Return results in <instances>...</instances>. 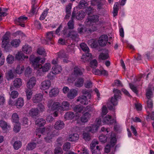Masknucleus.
<instances>
[{"instance_id":"nucleus-1","label":"nucleus","mask_w":154,"mask_h":154,"mask_svg":"<svg viewBox=\"0 0 154 154\" xmlns=\"http://www.w3.org/2000/svg\"><path fill=\"white\" fill-rule=\"evenodd\" d=\"M99 18L97 15L89 16L85 22V28L83 26L79 27L78 29V32L82 34L86 31H94L97 28L101 27L103 23L99 21Z\"/></svg>"},{"instance_id":"nucleus-2","label":"nucleus","mask_w":154,"mask_h":154,"mask_svg":"<svg viewBox=\"0 0 154 154\" xmlns=\"http://www.w3.org/2000/svg\"><path fill=\"white\" fill-rule=\"evenodd\" d=\"M34 55L31 56L29 59L30 61L32 63V65L35 69H42V71L44 72L48 71L51 68V64L49 63H46L42 66L41 64L38 63V61L40 60L39 57H37L35 58H33Z\"/></svg>"},{"instance_id":"nucleus-3","label":"nucleus","mask_w":154,"mask_h":154,"mask_svg":"<svg viewBox=\"0 0 154 154\" xmlns=\"http://www.w3.org/2000/svg\"><path fill=\"white\" fill-rule=\"evenodd\" d=\"M10 33L6 32L2 38L1 47L6 51H8L11 50V47L9 44Z\"/></svg>"},{"instance_id":"nucleus-4","label":"nucleus","mask_w":154,"mask_h":154,"mask_svg":"<svg viewBox=\"0 0 154 154\" xmlns=\"http://www.w3.org/2000/svg\"><path fill=\"white\" fill-rule=\"evenodd\" d=\"M82 93L83 95L79 97L77 101L82 104L86 105L88 104V100L91 99V94L88 91L85 89L82 90Z\"/></svg>"},{"instance_id":"nucleus-5","label":"nucleus","mask_w":154,"mask_h":154,"mask_svg":"<svg viewBox=\"0 0 154 154\" xmlns=\"http://www.w3.org/2000/svg\"><path fill=\"white\" fill-rule=\"evenodd\" d=\"M80 47L84 51L87 53L83 55L81 58L82 60L85 62L90 59L92 55L91 54L88 53L89 51V48L86 44L82 43L80 44Z\"/></svg>"},{"instance_id":"nucleus-6","label":"nucleus","mask_w":154,"mask_h":154,"mask_svg":"<svg viewBox=\"0 0 154 154\" xmlns=\"http://www.w3.org/2000/svg\"><path fill=\"white\" fill-rule=\"evenodd\" d=\"M113 92L114 93V97H112L111 100V107H109L110 109H114L112 105L115 106L117 105V101L120 98V92L119 90L117 89H114Z\"/></svg>"},{"instance_id":"nucleus-7","label":"nucleus","mask_w":154,"mask_h":154,"mask_svg":"<svg viewBox=\"0 0 154 154\" xmlns=\"http://www.w3.org/2000/svg\"><path fill=\"white\" fill-rule=\"evenodd\" d=\"M40 132L42 134L46 135V137L44 138L47 142L50 143L51 142V140L54 136L52 133L51 132L49 128H43L41 129Z\"/></svg>"},{"instance_id":"nucleus-8","label":"nucleus","mask_w":154,"mask_h":154,"mask_svg":"<svg viewBox=\"0 0 154 154\" xmlns=\"http://www.w3.org/2000/svg\"><path fill=\"white\" fill-rule=\"evenodd\" d=\"M116 138L115 134L112 133L110 137L109 144L107 145L105 148V152L106 153L109 152L111 147H113L116 144Z\"/></svg>"},{"instance_id":"nucleus-9","label":"nucleus","mask_w":154,"mask_h":154,"mask_svg":"<svg viewBox=\"0 0 154 154\" xmlns=\"http://www.w3.org/2000/svg\"><path fill=\"white\" fill-rule=\"evenodd\" d=\"M102 118L103 124L110 125L116 122L115 119H112L111 116L109 115L103 116Z\"/></svg>"},{"instance_id":"nucleus-10","label":"nucleus","mask_w":154,"mask_h":154,"mask_svg":"<svg viewBox=\"0 0 154 154\" xmlns=\"http://www.w3.org/2000/svg\"><path fill=\"white\" fill-rule=\"evenodd\" d=\"M108 41L107 36L106 35H103L99 37L98 42L100 46H104L106 45Z\"/></svg>"},{"instance_id":"nucleus-11","label":"nucleus","mask_w":154,"mask_h":154,"mask_svg":"<svg viewBox=\"0 0 154 154\" xmlns=\"http://www.w3.org/2000/svg\"><path fill=\"white\" fill-rule=\"evenodd\" d=\"M51 85V82L48 80H45L42 82L40 87L41 89L42 90H45L48 89Z\"/></svg>"},{"instance_id":"nucleus-12","label":"nucleus","mask_w":154,"mask_h":154,"mask_svg":"<svg viewBox=\"0 0 154 154\" xmlns=\"http://www.w3.org/2000/svg\"><path fill=\"white\" fill-rule=\"evenodd\" d=\"M67 51L66 50H61L58 53V57L59 58H64L63 60V62L64 63H67Z\"/></svg>"},{"instance_id":"nucleus-13","label":"nucleus","mask_w":154,"mask_h":154,"mask_svg":"<svg viewBox=\"0 0 154 154\" xmlns=\"http://www.w3.org/2000/svg\"><path fill=\"white\" fill-rule=\"evenodd\" d=\"M99 128V126L94 123L91 125L89 126L86 127V130L87 131H90L92 133H94L97 131Z\"/></svg>"},{"instance_id":"nucleus-14","label":"nucleus","mask_w":154,"mask_h":154,"mask_svg":"<svg viewBox=\"0 0 154 154\" xmlns=\"http://www.w3.org/2000/svg\"><path fill=\"white\" fill-rule=\"evenodd\" d=\"M28 19L27 17L21 16L19 17L16 20V23L18 25H20L22 27H24L25 26L24 23L25 21Z\"/></svg>"},{"instance_id":"nucleus-15","label":"nucleus","mask_w":154,"mask_h":154,"mask_svg":"<svg viewBox=\"0 0 154 154\" xmlns=\"http://www.w3.org/2000/svg\"><path fill=\"white\" fill-rule=\"evenodd\" d=\"M43 95L39 93L36 94L32 98V100L33 103H37L41 102L43 99Z\"/></svg>"},{"instance_id":"nucleus-16","label":"nucleus","mask_w":154,"mask_h":154,"mask_svg":"<svg viewBox=\"0 0 154 154\" xmlns=\"http://www.w3.org/2000/svg\"><path fill=\"white\" fill-rule=\"evenodd\" d=\"M36 79L34 77H32L29 80L27 83V88L30 89H31L35 86L36 84Z\"/></svg>"},{"instance_id":"nucleus-17","label":"nucleus","mask_w":154,"mask_h":154,"mask_svg":"<svg viewBox=\"0 0 154 154\" xmlns=\"http://www.w3.org/2000/svg\"><path fill=\"white\" fill-rule=\"evenodd\" d=\"M54 126V128L56 130H60L64 128V124L63 121L59 120L55 123Z\"/></svg>"},{"instance_id":"nucleus-18","label":"nucleus","mask_w":154,"mask_h":154,"mask_svg":"<svg viewBox=\"0 0 154 154\" xmlns=\"http://www.w3.org/2000/svg\"><path fill=\"white\" fill-rule=\"evenodd\" d=\"M146 104L147 107L146 108L147 114L149 116L150 114L149 111H151L152 108L153 107V103L152 100L151 99H148Z\"/></svg>"},{"instance_id":"nucleus-19","label":"nucleus","mask_w":154,"mask_h":154,"mask_svg":"<svg viewBox=\"0 0 154 154\" xmlns=\"http://www.w3.org/2000/svg\"><path fill=\"white\" fill-rule=\"evenodd\" d=\"M54 32L52 31L48 32L46 34V39L47 41H51V44H53L52 41L53 40L54 36Z\"/></svg>"},{"instance_id":"nucleus-20","label":"nucleus","mask_w":154,"mask_h":154,"mask_svg":"<svg viewBox=\"0 0 154 154\" xmlns=\"http://www.w3.org/2000/svg\"><path fill=\"white\" fill-rule=\"evenodd\" d=\"M39 110L38 108H32L29 111V114L32 117L35 118L38 116Z\"/></svg>"},{"instance_id":"nucleus-21","label":"nucleus","mask_w":154,"mask_h":154,"mask_svg":"<svg viewBox=\"0 0 154 154\" xmlns=\"http://www.w3.org/2000/svg\"><path fill=\"white\" fill-rule=\"evenodd\" d=\"M5 74L6 78L8 81L12 79L15 77L14 72L11 70L8 71Z\"/></svg>"},{"instance_id":"nucleus-22","label":"nucleus","mask_w":154,"mask_h":154,"mask_svg":"<svg viewBox=\"0 0 154 154\" xmlns=\"http://www.w3.org/2000/svg\"><path fill=\"white\" fill-rule=\"evenodd\" d=\"M79 135L77 134H72L69 135L68 140L72 142L75 141L79 139Z\"/></svg>"},{"instance_id":"nucleus-23","label":"nucleus","mask_w":154,"mask_h":154,"mask_svg":"<svg viewBox=\"0 0 154 154\" xmlns=\"http://www.w3.org/2000/svg\"><path fill=\"white\" fill-rule=\"evenodd\" d=\"M24 104V101L22 98H19L17 100L15 105L18 108H22Z\"/></svg>"},{"instance_id":"nucleus-24","label":"nucleus","mask_w":154,"mask_h":154,"mask_svg":"<svg viewBox=\"0 0 154 154\" xmlns=\"http://www.w3.org/2000/svg\"><path fill=\"white\" fill-rule=\"evenodd\" d=\"M25 58H28V56H25L22 52H18L15 55V58L16 59L18 60H23Z\"/></svg>"},{"instance_id":"nucleus-25","label":"nucleus","mask_w":154,"mask_h":154,"mask_svg":"<svg viewBox=\"0 0 154 154\" xmlns=\"http://www.w3.org/2000/svg\"><path fill=\"white\" fill-rule=\"evenodd\" d=\"M91 116V114L88 112H86L81 117V121L83 122H87Z\"/></svg>"},{"instance_id":"nucleus-26","label":"nucleus","mask_w":154,"mask_h":154,"mask_svg":"<svg viewBox=\"0 0 154 154\" xmlns=\"http://www.w3.org/2000/svg\"><path fill=\"white\" fill-rule=\"evenodd\" d=\"M22 80L20 78H17L14 81L13 85L16 88H19L22 85Z\"/></svg>"},{"instance_id":"nucleus-27","label":"nucleus","mask_w":154,"mask_h":154,"mask_svg":"<svg viewBox=\"0 0 154 154\" xmlns=\"http://www.w3.org/2000/svg\"><path fill=\"white\" fill-rule=\"evenodd\" d=\"M152 88L149 85L146 90V98L148 99H150L153 97V95L152 91Z\"/></svg>"},{"instance_id":"nucleus-28","label":"nucleus","mask_w":154,"mask_h":154,"mask_svg":"<svg viewBox=\"0 0 154 154\" xmlns=\"http://www.w3.org/2000/svg\"><path fill=\"white\" fill-rule=\"evenodd\" d=\"M84 71V70L83 68L81 67H76L74 68V73L75 75H81L82 74Z\"/></svg>"},{"instance_id":"nucleus-29","label":"nucleus","mask_w":154,"mask_h":154,"mask_svg":"<svg viewBox=\"0 0 154 154\" xmlns=\"http://www.w3.org/2000/svg\"><path fill=\"white\" fill-rule=\"evenodd\" d=\"M52 73L55 75L59 73L62 70L61 66L56 65H54L52 67Z\"/></svg>"},{"instance_id":"nucleus-30","label":"nucleus","mask_w":154,"mask_h":154,"mask_svg":"<svg viewBox=\"0 0 154 154\" xmlns=\"http://www.w3.org/2000/svg\"><path fill=\"white\" fill-rule=\"evenodd\" d=\"M10 125L8 124L5 121H0V127H1L3 130L6 131L8 128H10Z\"/></svg>"},{"instance_id":"nucleus-31","label":"nucleus","mask_w":154,"mask_h":154,"mask_svg":"<svg viewBox=\"0 0 154 154\" xmlns=\"http://www.w3.org/2000/svg\"><path fill=\"white\" fill-rule=\"evenodd\" d=\"M61 105L58 102H54L51 108V109L53 110H58L61 108Z\"/></svg>"},{"instance_id":"nucleus-32","label":"nucleus","mask_w":154,"mask_h":154,"mask_svg":"<svg viewBox=\"0 0 154 154\" xmlns=\"http://www.w3.org/2000/svg\"><path fill=\"white\" fill-rule=\"evenodd\" d=\"M109 57L107 51H103L99 55V60H105L107 59Z\"/></svg>"},{"instance_id":"nucleus-33","label":"nucleus","mask_w":154,"mask_h":154,"mask_svg":"<svg viewBox=\"0 0 154 154\" xmlns=\"http://www.w3.org/2000/svg\"><path fill=\"white\" fill-rule=\"evenodd\" d=\"M46 121L45 120L42 118L38 119L35 122V124L37 126L40 127L44 125L45 124Z\"/></svg>"},{"instance_id":"nucleus-34","label":"nucleus","mask_w":154,"mask_h":154,"mask_svg":"<svg viewBox=\"0 0 154 154\" xmlns=\"http://www.w3.org/2000/svg\"><path fill=\"white\" fill-rule=\"evenodd\" d=\"M20 43V41L19 39H15L11 41V44L13 47L17 48L19 46Z\"/></svg>"},{"instance_id":"nucleus-35","label":"nucleus","mask_w":154,"mask_h":154,"mask_svg":"<svg viewBox=\"0 0 154 154\" xmlns=\"http://www.w3.org/2000/svg\"><path fill=\"white\" fill-rule=\"evenodd\" d=\"M22 145V143L21 141L17 140L14 142L13 145L14 149L17 150L21 147Z\"/></svg>"},{"instance_id":"nucleus-36","label":"nucleus","mask_w":154,"mask_h":154,"mask_svg":"<svg viewBox=\"0 0 154 154\" xmlns=\"http://www.w3.org/2000/svg\"><path fill=\"white\" fill-rule=\"evenodd\" d=\"M84 81V80L82 78H78L75 82V85L77 87H80L83 85Z\"/></svg>"},{"instance_id":"nucleus-37","label":"nucleus","mask_w":154,"mask_h":154,"mask_svg":"<svg viewBox=\"0 0 154 154\" xmlns=\"http://www.w3.org/2000/svg\"><path fill=\"white\" fill-rule=\"evenodd\" d=\"M77 95V91L75 89L72 90L70 91L69 94H68V98L70 99H72Z\"/></svg>"},{"instance_id":"nucleus-38","label":"nucleus","mask_w":154,"mask_h":154,"mask_svg":"<svg viewBox=\"0 0 154 154\" xmlns=\"http://www.w3.org/2000/svg\"><path fill=\"white\" fill-rule=\"evenodd\" d=\"M75 17V14L72 13L71 17V20L68 23V29H72L74 27V24L73 20Z\"/></svg>"},{"instance_id":"nucleus-39","label":"nucleus","mask_w":154,"mask_h":154,"mask_svg":"<svg viewBox=\"0 0 154 154\" xmlns=\"http://www.w3.org/2000/svg\"><path fill=\"white\" fill-rule=\"evenodd\" d=\"M59 92V91L57 88H54L51 90L50 91L49 95L51 97H55L58 94Z\"/></svg>"},{"instance_id":"nucleus-40","label":"nucleus","mask_w":154,"mask_h":154,"mask_svg":"<svg viewBox=\"0 0 154 154\" xmlns=\"http://www.w3.org/2000/svg\"><path fill=\"white\" fill-rule=\"evenodd\" d=\"M24 69V67L23 66L18 65L17 66L15 69V72L18 74H21Z\"/></svg>"},{"instance_id":"nucleus-41","label":"nucleus","mask_w":154,"mask_h":154,"mask_svg":"<svg viewBox=\"0 0 154 154\" xmlns=\"http://www.w3.org/2000/svg\"><path fill=\"white\" fill-rule=\"evenodd\" d=\"M23 51L26 54H29L32 51V48L28 45H25L23 47Z\"/></svg>"},{"instance_id":"nucleus-42","label":"nucleus","mask_w":154,"mask_h":154,"mask_svg":"<svg viewBox=\"0 0 154 154\" xmlns=\"http://www.w3.org/2000/svg\"><path fill=\"white\" fill-rule=\"evenodd\" d=\"M85 15V13L83 11H80L77 13L76 18L79 20L82 19Z\"/></svg>"},{"instance_id":"nucleus-43","label":"nucleus","mask_w":154,"mask_h":154,"mask_svg":"<svg viewBox=\"0 0 154 154\" xmlns=\"http://www.w3.org/2000/svg\"><path fill=\"white\" fill-rule=\"evenodd\" d=\"M36 146V144L34 143H29L27 146L26 149L29 150H32L35 149Z\"/></svg>"},{"instance_id":"nucleus-44","label":"nucleus","mask_w":154,"mask_h":154,"mask_svg":"<svg viewBox=\"0 0 154 154\" xmlns=\"http://www.w3.org/2000/svg\"><path fill=\"white\" fill-rule=\"evenodd\" d=\"M88 5V3L85 1L82 0L80 2L79 6L80 8L83 9L87 7Z\"/></svg>"},{"instance_id":"nucleus-45","label":"nucleus","mask_w":154,"mask_h":154,"mask_svg":"<svg viewBox=\"0 0 154 154\" xmlns=\"http://www.w3.org/2000/svg\"><path fill=\"white\" fill-rule=\"evenodd\" d=\"M88 44L92 48H96L97 46V43L94 39L90 40L88 42Z\"/></svg>"},{"instance_id":"nucleus-46","label":"nucleus","mask_w":154,"mask_h":154,"mask_svg":"<svg viewBox=\"0 0 154 154\" xmlns=\"http://www.w3.org/2000/svg\"><path fill=\"white\" fill-rule=\"evenodd\" d=\"M13 122L15 123H19V118L17 114L16 113H14L12 115Z\"/></svg>"},{"instance_id":"nucleus-47","label":"nucleus","mask_w":154,"mask_h":154,"mask_svg":"<svg viewBox=\"0 0 154 154\" xmlns=\"http://www.w3.org/2000/svg\"><path fill=\"white\" fill-rule=\"evenodd\" d=\"M19 95L18 92L16 91H13L10 94V98L14 99L17 98Z\"/></svg>"},{"instance_id":"nucleus-48","label":"nucleus","mask_w":154,"mask_h":154,"mask_svg":"<svg viewBox=\"0 0 154 154\" xmlns=\"http://www.w3.org/2000/svg\"><path fill=\"white\" fill-rule=\"evenodd\" d=\"M48 10L49 9H46L42 12L39 18L40 20H42L45 18L48 13Z\"/></svg>"},{"instance_id":"nucleus-49","label":"nucleus","mask_w":154,"mask_h":154,"mask_svg":"<svg viewBox=\"0 0 154 154\" xmlns=\"http://www.w3.org/2000/svg\"><path fill=\"white\" fill-rule=\"evenodd\" d=\"M6 60L8 63H12L14 60V57L12 55L9 54L6 58Z\"/></svg>"},{"instance_id":"nucleus-50","label":"nucleus","mask_w":154,"mask_h":154,"mask_svg":"<svg viewBox=\"0 0 154 154\" xmlns=\"http://www.w3.org/2000/svg\"><path fill=\"white\" fill-rule=\"evenodd\" d=\"M25 92L26 94L27 99L28 100H30L32 94V92L31 89H26V90Z\"/></svg>"},{"instance_id":"nucleus-51","label":"nucleus","mask_w":154,"mask_h":154,"mask_svg":"<svg viewBox=\"0 0 154 154\" xmlns=\"http://www.w3.org/2000/svg\"><path fill=\"white\" fill-rule=\"evenodd\" d=\"M108 112L107 108L105 106H103L102 108V111L101 113V117L105 116Z\"/></svg>"},{"instance_id":"nucleus-52","label":"nucleus","mask_w":154,"mask_h":154,"mask_svg":"<svg viewBox=\"0 0 154 154\" xmlns=\"http://www.w3.org/2000/svg\"><path fill=\"white\" fill-rule=\"evenodd\" d=\"M37 52L38 54L44 56H46V53L45 50L42 48H40L38 49Z\"/></svg>"},{"instance_id":"nucleus-53","label":"nucleus","mask_w":154,"mask_h":154,"mask_svg":"<svg viewBox=\"0 0 154 154\" xmlns=\"http://www.w3.org/2000/svg\"><path fill=\"white\" fill-rule=\"evenodd\" d=\"M16 124L14 125V131L16 133H17L20 131V124L19 123H16Z\"/></svg>"},{"instance_id":"nucleus-54","label":"nucleus","mask_w":154,"mask_h":154,"mask_svg":"<svg viewBox=\"0 0 154 154\" xmlns=\"http://www.w3.org/2000/svg\"><path fill=\"white\" fill-rule=\"evenodd\" d=\"M94 124L99 126V127L100 125L103 124L102 122V120H101V118L100 117L96 119Z\"/></svg>"},{"instance_id":"nucleus-55","label":"nucleus","mask_w":154,"mask_h":154,"mask_svg":"<svg viewBox=\"0 0 154 154\" xmlns=\"http://www.w3.org/2000/svg\"><path fill=\"white\" fill-rule=\"evenodd\" d=\"M61 108L63 111L66 110L67 109V101H65L62 102Z\"/></svg>"},{"instance_id":"nucleus-56","label":"nucleus","mask_w":154,"mask_h":154,"mask_svg":"<svg viewBox=\"0 0 154 154\" xmlns=\"http://www.w3.org/2000/svg\"><path fill=\"white\" fill-rule=\"evenodd\" d=\"M130 87L131 89L135 93L137 94L138 93V91L136 87L131 83L129 84Z\"/></svg>"},{"instance_id":"nucleus-57","label":"nucleus","mask_w":154,"mask_h":154,"mask_svg":"<svg viewBox=\"0 0 154 154\" xmlns=\"http://www.w3.org/2000/svg\"><path fill=\"white\" fill-rule=\"evenodd\" d=\"M100 141L103 143H105L106 142L107 138L106 136L104 135H101L99 137Z\"/></svg>"},{"instance_id":"nucleus-58","label":"nucleus","mask_w":154,"mask_h":154,"mask_svg":"<svg viewBox=\"0 0 154 154\" xmlns=\"http://www.w3.org/2000/svg\"><path fill=\"white\" fill-rule=\"evenodd\" d=\"M83 108L82 106L78 105L75 107L74 109L76 112H80L83 109Z\"/></svg>"},{"instance_id":"nucleus-59","label":"nucleus","mask_w":154,"mask_h":154,"mask_svg":"<svg viewBox=\"0 0 154 154\" xmlns=\"http://www.w3.org/2000/svg\"><path fill=\"white\" fill-rule=\"evenodd\" d=\"M98 143L97 140H94L92 143L90 144L91 148V149H93L96 145L98 144Z\"/></svg>"},{"instance_id":"nucleus-60","label":"nucleus","mask_w":154,"mask_h":154,"mask_svg":"<svg viewBox=\"0 0 154 154\" xmlns=\"http://www.w3.org/2000/svg\"><path fill=\"white\" fill-rule=\"evenodd\" d=\"M54 152L55 154H61L62 153V149L59 147H57L54 150Z\"/></svg>"},{"instance_id":"nucleus-61","label":"nucleus","mask_w":154,"mask_h":154,"mask_svg":"<svg viewBox=\"0 0 154 154\" xmlns=\"http://www.w3.org/2000/svg\"><path fill=\"white\" fill-rule=\"evenodd\" d=\"M32 72V69L29 67H28L25 70V75L26 76H28L29 75L31 74Z\"/></svg>"},{"instance_id":"nucleus-62","label":"nucleus","mask_w":154,"mask_h":154,"mask_svg":"<svg viewBox=\"0 0 154 154\" xmlns=\"http://www.w3.org/2000/svg\"><path fill=\"white\" fill-rule=\"evenodd\" d=\"M90 64L92 67L95 68L97 65V62L96 60H94L91 62Z\"/></svg>"},{"instance_id":"nucleus-63","label":"nucleus","mask_w":154,"mask_h":154,"mask_svg":"<svg viewBox=\"0 0 154 154\" xmlns=\"http://www.w3.org/2000/svg\"><path fill=\"white\" fill-rule=\"evenodd\" d=\"M67 26H66L62 32V34L63 35V37L65 38L67 37Z\"/></svg>"},{"instance_id":"nucleus-64","label":"nucleus","mask_w":154,"mask_h":154,"mask_svg":"<svg viewBox=\"0 0 154 154\" xmlns=\"http://www.w3.org/2000/svg\"><path fill=\"white\" fill-rule=\"evenodd\" d=\"M83 138L86 140H89L90 139L89 134L88 133H85L83 134Z\"/></svg>"}]
</instances>
